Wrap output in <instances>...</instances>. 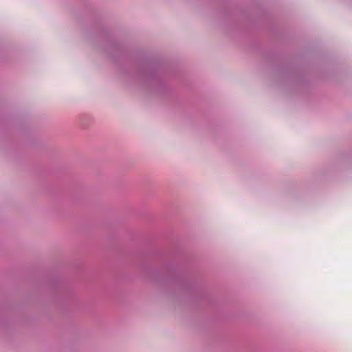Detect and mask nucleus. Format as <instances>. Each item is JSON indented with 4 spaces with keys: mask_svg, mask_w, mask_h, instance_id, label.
<instances>
[{
    "mask_svg": "<svg viewBox=\"0 0 352 352\" xmlns=\"http://www.w3.org/2000/svg\"><path fill=\"white\" fill-rule=\"evenodd\" d=\"M137 77L146 86L155 88L160 85V78L155 67L152 65H146L140 67L137 71Z\"/></svg>",
    "mask_w": 352,
    "mask_h": 352,
    "instance_id": "f257e3e1",
    "label": "nucleus"
},
{
    "mask_svg": "<svg viewBox=\"0 0 352 352\" xmlns=\"http://www.w3.org/2000/svg\"><path fill=\"white\" fill-rule=\"evenodd\" d=\"M107 53L109 54V56H111V57L116 58V54H122L124 53V47L123 46L116 42V41H112V42H110L108 45H107Z\"/></svg>",
    "mask_w": 352,
    "mask_h": 352,
    "instance_id": "f03ea898",
    "label": "nucleus"
}]
</instances>
